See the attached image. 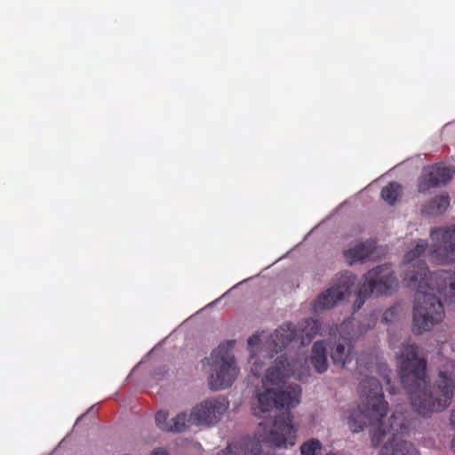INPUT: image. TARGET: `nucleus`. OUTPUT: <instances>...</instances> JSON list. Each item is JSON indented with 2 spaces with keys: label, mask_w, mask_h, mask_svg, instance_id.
Here are the masks:
<instances>
[{
  "label": "nucleus",
  "mask_w": 455,
  "mask_h": 455,
  "mask_svg": "<svg viewBox=\"0 0 455 455\" xmlns=\"http://www.w3.org/2000/svg\"><path fill=\"white\" fill-rule=\"evenodd\" d=\"M359 394L360 404L346 417L350 431L356 434L370 427L373 447L379 445L387 432L394 431L391 439L381 448L379 455H419L411 443L403 439L408 427L402 415L392 414L388 425H385L388 403L385 401L379 379L373 377L363 379L359 385Z\"/></svg>",
  "instance_id": "obj_1"
},
{
  "label": "nucleus",
  "mask_w": 455,
  "mask_h": 455,
  "mask_svg": "<svg viewBox=\"0 0 455 455\" xmlns=\"http://www.w3.org/2000/svg\"><path fill=\"white\" fill-rule=\"evenodd\" d=\"M403 281L415 288L411 331L415 335L431 331L443 322L444 309L439 294L446 303H455V272L440 270L431 273L422 260L404 272Z\"/></svg>",
  "instance_id": "obj_2"
},
{
  "label": "nucleus",
  "mask_w": 455,
  "mask_h": 455,
  "mask_svg": "<svg viewBox=\"0 0 455 455\" xmlns=\"http://www.w3.org/2000/svg\"><path fill=\"white\" fill-rule=\"evenodd\" d=\"M401 382L410 395L413 410L423 417L442 411L450 405L455 388L451 374L440 371L435 386L427 379V362L415 344L403 343L399 355Z\"/></svg>",
  "instance_id": "obj_3"
},
{
  "label": "nucleus",
  "mask_w": 455,
  "mask_h": 455,
  "mask_svg": "<svg viewBox=\"0 0 455 455\" xmlns=\"http://www.w3.org/2000/svg\"><path fill=\"white\" fill-rule=\"evenodd\" d=\"M301 387L298 384H290L283 388L258 389L255 393L256 403L254 414L261 417L262 413L273 409L285 410L282 415L275 417L271 425L263 421L259 424L258 440L270 446L286 447L295 443L297 427L292 422L293 416L290 410L300 403Z\"/></svg>",
  "instance_id": "obj_4"
},
{
  "label": "nucleus",
  "mask_w": 455,
  "mask_h": 455,
  "mask_svg": "<svg viewBox=\"0 0 455 455\" xmlns=\"http://www.w3.org/2000/svg\"><path fill=\"white\" fill-rule=\"evenodd\" d=\"M234 341L220 345L211 355L212 370L209 386L212 390L225 389L232 386L240 369L232 353Z\"/></svg>",
  "instance_id": "obj_5"
},
{
  "label": "nucleus",
  "mask_w": 455,
  "mask_h": 455,
  "mask_svg": "<svg viewBox=\"0 0 455 455\" xmlns=\"http://www.w3.org/2000/svg\"><path fill=\"white\" fill-rule=\"evenodd\" d=\"M396 286V277L389 266H378L371 269L363 275V283L357 291L355 309H360L371 295L386 294Z\"/></svg>",
  "instance_id": "obj_6"
},
{
  "label": "nucleus",
  "mask_w": 455,
  "mask_h": 455,
  "mask_svg": "<svg viewBox=\"0 0 455 455\" xmlns=\"http://www.w3.org/2000/svg\"><path fill=\"white\" fill-rule=\"evenodd\" d=\"M434 245L431 259L438 264L455 261V224L448 228H435L430 232Z\"/></svg>",
  "instance_id": "obj_7"
},
{
  "label": "nucleus",
  "mask_w": 455,
  "mask_h": 455,
  "mask_svg": "<svg viewBox=\"0 0 455 455\" xmlns=\"http://www.w3.org/2000/svg\"><path fill=\"white\" fill-rule=\"evenodd\" d=\"M355 280L356 277L349 272L340 273L334 285L317 296L314 302V309H329L345 299L351 294Z\"/></svg>",
  "instance_id": "obj_8"
},
{
  "label": "nucleus",
  "mask_w": 455,
  "mask_h": 455,
  "mask_svg": "<svg viewBox=\"0 0 455 455\" xmlns=\"http://www.w3.org/2000/svg\"><path fill=\"white\" fill-rule=\"evenodd\" d=\"M455 174V168L443 163L424 166L418 178V191L427 193L431 188L446 186Z\"/></svg>",
  "instance_id": "obj_9"
},
{
  "label": "nucleus",
  "mask_w": 455,
  "mask_h": 455,
  "mask_svg": "<svg viewBox=\"0 0 455 455\" xmlns=\"http://www.w3.org/2000/svg\"><path fill=\"white\" fill-rule=\"evenodd\" d=\"M330 355L334 365L346 368L355 358L353 341L347 338L339 339L330 346Z\"/></svg>",
  "instance_id": "obj_10"
},
{
  "label": "nucleus",
  "mask_w": 455,
  "mask_h": 455,
  "mask_svg": "<svg viewBox=\"0 0 455 455\" xmlns=\"http://www.w3.org/2000/svg\"><path fill=\"white\" fill-rule=\"evenodd\" d=\"M228 403L224 399H208L201 403V424H216L226 411Z\"/></svg>",
  "instance_id": "obj_11"
},
{
  "label": "nucleus",
  "mask_w": 455,
  "mask_h": 455,
  "mask_svg": "<svg viewBox=\"0 0 455 455\" xmlns=\"http://www.w3.org/2000/svg\"><path fill=\"white\" fill-rule=\"evenodd\" d=\"M296 376L299 380L303 378L299 373H296L293 370V366L287 362V359L283 355L277 358L275 365L267 369L266 373L267 382L278 385L283 381L286 377Z\"/></svg>",
  "instance_id": "obj_12"
},
{
  "label": "nucleus",
  "mask_w": 455,
  "mask_h": 455,
  "mask_svg": "<svg viewBox=\"0 0 455 455\" xmlns=\"http://www.w3.org/2000/svg\"><path fill=\"white\" fill-rule=\"evenodd\" d=\"M298 339V333L291 323H283L271 335L272 350L278 354L291 342Z\"/></svg>",
  "instance_id": "obj_13"
},
{
  "label": "nucleus",
  "mask_w": 455,
  "mask_h": 455,
  "mask_svg": "<svg viewBox=\"0 0 455 455\" xmlns=\"http://www.w3.org/2000/svg\"><path fill=\"white\" fill-rule=\"evenodd\" d=\"M199 424V407L194 406L189 414L180 412L171 419V425L167 428L170 433H182L187 431L192 426Z\"/></svg>",
  "instance_id": "obj_14"
},
{
  "label": "nucleus",
  "mask_w": 455,
  "mask_h": 455,
  "mask_svg": "<svg viewBox=\"0 0 455 455\" xmlns=\"http://www.w3.org/2000/svg\"><path fill=\"white\" fill-rule=\"evenodd\" d=\"M260 451V442L246 439L228 444L218 455H259Z\"/></svg>",
  "instance_id": "obj_15"
},
{
  "label": "nucleus",
  "mask_w": 455,
  "mask_h": 455,
  "mask_svg": "<svg viewBox=\"0 0 455 455\" xmlns=\"http://www.w3.org/2000/svg\"><path fill=\"white\" fill-rule=\"evenodd\" d=\"M375 247L376 243L373 240H367L344 251V256L350 265L363 262L371 257Z\"/></svg>",
  "instance_id": "obj_16"
},
{
  "label": "nucleus",
  "mask_w": 455,
  "mask_h": 455,
  "mask_svg": "<svg viewBox=\"0 0 455 455\" xmlns=\"http://www.w3.org/2000/svg\"><path fill=\"white\" fill-rule=\"evenodd\" d=\"M310 363L318 373L327 371L329 363L327 359V345L324 340L315 341L311 349Z\"/></svg>",
  "instance_id": "obj_17"
},
{
  "label": "nucleus",
  "mask_w": 455,
  "mask_h": 455,
  "mask_svg": "<svg viewBox=\"0 0 455 455\" xmlns=\"http://www.w3.org/2000/svg\"><path fill=\"white\" fill-rule=\"evenodd\" d=\"M450 206V196L446 192L433 197L421 208V212L427 216H439L443 214Z\"/></svg>",
  "instance_id": "obj_18"
},
{
  "label": "nucleus",
  "mask_w": 455,
  "mask_h": 455,
  "mask_svg": "<svg viewBox=\"0 0 455 455\" xmlns=\"http://www.w3.org/2000/svg\"><path fill=\"white\" fill-rule=\"evenodd\" d=\"M402 195V186L390 182L381 189V197L390 205H394Z\"/></svg>",
  "instance_id": "obj_19"
},
{
  "label": "nucleus",
  "mask_w": 455,
  "mask_h": 455,
  "mask_svg": "<svg viewBox=\"0 0 455 455\" xmlns=\"http://www.w3.org/2000/svg\"><path fill=\"white\" fill-rule=\"evenodd\" d=\"M320 329L321 324L318 320L313 318L306 319L303 323L302 335L300 337L302 339L301 343H304L305 340L309 342L316 334L319 333Z\"/></svg>",
  "instance_id": "obj_20"
},
{
  "label": "nucleus",
  "mask_w": 455,
  "mask_h": 455,
  "mask_svg": "<svg viewBox=\"0 0 455 455\" xmlns=\"http://www.w3.org/2000/svg\"><path fill=\"white\" fill-rule=\"evenodd\" d=\"M427 246L428 244L426 240H419L413 249L408 251L405 253L403 262L405 265H410L413 260L419 258L422 254L425 253Z\"/></svg>",
  "instance_id": "obj_21"
},
{
  "label": "nucleus",
  "mask_w": 455,
  "mask_h": 455,
  "mask_svg": "<svg viewBox=\"0 0 455 455\" xmlns=\"http://www.w3.org/2000/svg\"><path fill=\"white\" fill-rule=\"evenodd\" d=\"M322 449L323 444L316 438H311L304 442L299 447L301 455H318Z\"/></svg>",
  "instance_id": "obj_22"
},
{
  "label": "nucleus",
  "mask_w": 455,
  "mask_h": 455,
  "mask_svg": "<svg viewBox=\"0 0 455 455\" xmlns=\"http://www.w3.org/2000/svg\"><path fill=\"white\" fill-rule=\"evenodd\" d=\"M168 417L169 413L166 411H159L155 417L156 426L165 432H167V428L171 425V420H168Z\"/></svg>",
  "instance_id": "obj_23"
},
{
  "label": "nucleus",
  "mask_w": 455,
  "mask_h": 455,
  "mask_svg": "<svg viewBox=\"0 0 455 455\" xmlns=\"http://www.w3.org/2000/svg\"><path fill=\"white\" fill-rule=\"evenodd\" d=\"M259 341H260L259 337L258 335H255V334H254V335H252L251 337H250V338L248 339V346H249L251 348H252V347H254L259 346Z\"/></svg>",
  "instance_id": "obj_24"
},
{
  "label": "nucleus",
  "mask_w": 455,
  "mask_h": 455,
  "mask_svg": "<svg viewBox=\"0 0 455 455\" xmlns=\"http://www.w3.org/2000/svg\"><path fill=\"white\" fill-rule=\"evenodd\" d=\"M453 129H455V121L447 123L442 129V133H450Z\"/></svg>",
  "instance_id": "obj_25"
},
{
  "label": "nucleus",
  "mask_w": 455,
  "mask_h": 455,
  "mask_svg": "<svg viewBox=\"0 0 455 455\" xmlns=\"http://www.w3.org/2000/svg\"><path fill=\"white\" fill-rule=\"evenodd\" d=\"M395 308H389L387 309L383 315V320L387 323L390 321V317H392L395 315Z\"/></svg>",
  "instance_id": "obj_26"
},
{
  "label": "nucleus",
  "mask_w": 455,
  "mask_h": 455,
  "mask_svg": "<svg viewBox=\"0 0 455 455\" xmlns=\"http://www.w3.org/2000/svg\"><path fill=\"white\" fill-rule=\"evenodd\" d=\"M150 455H169V453L164 448H156L151 452Z\"/></svg>",
  "instance_id": "obj_27"
},
{
  "label": "nucleus",
  "mask_w": 455,
  "mask_h": 455,
  "mask_svg": "<svg viewBox=\"0 0 455 455\" xmlns=\"http://www.w3.org/2000/svg\"><path fill=\"white\" fill-rule=\"evenodd\" d=\"M450 421L451 425L455 428V407L451 411Z\"/></svg>",
  "instance_id": "obj_28"
},
{
  "label": "nucleus",
  "mask_w": 455,
  "mask_h": 455,
  "mask_svg": "<svg viewBox=\"0 0 455 455\" xmlns=\"http://www.w3.org/2000/svg\"><path fill=\"white\" fill-rule=\"evenodd\" d=\"M326 455H343V454L340 453V452H332V451H331V452L327 453Z\"/></svg>",
  "instance_id": "obj_29"
}]
</instances>
